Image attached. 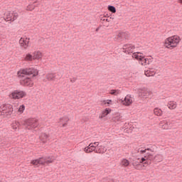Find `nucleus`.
<instances>
[{
	"instance_id": "nucleus-3",
	"label": "nucleus",
	"mask_w": 182,
	"mask_h": 182,
	"mask_svg": "<svg viewBox=\"0 0 182 182\" xmlns=\"http://www.w3.org/2000/svg\"><path fill=\"white\" fill-rule=\"evenodd\" d=\"M54 161L55 157L53 156H50L33 160L31 161V164L33 166H38L39 164H42L43 166L45 164H50V163H53Z\"/></svg>"
},
{
	"instance_id": "nucleus-12",
	"label": "nucleus",
	"mask_w": 182,
	"mask_h": 182,
	"mask_svg": "<svg viewBox=\"0 0 182 182\" xmlns=\"http://www.w3.org/2000/svg\"><path fill=\"white\" fill-rule=\"evenodd\" d=\"M39 5H41V3H39V1H36L32 4H29L28 6H27L26 11H33V9L39 6Z\"/></svg>"
},
{
	"instance_id": "nucleus-33",
	"label": "nucleus",
	"mask_w": 182,
	"mask_h": 182,
	"mask_svg": "<svg viewBox=\"0 0 182 182\" xmlns=\"http://www.w3.org/2000/svg\"><path fill=\"white\" fill-rule=\"evenodd\" d=\"M108 11L112 14H116V7L113 6H108Z\"/></svg>"
},
{
	"instance_id": "nucleus-30",
	"label": "nucleus",
	"mask_w": 182,
	"mask_h": 182,
	"mask_svg": "<svg viewBox=\"0 0 182 182\" xmlns=\"http://www.w3.org/2000/svg\"><path fill=\"white\" fill-rule=\"evenodd\" d=\"M25 95H26L23 91H17V98L18 99H22V97H23V96H25Z\"/></svg>"
},
{
	"instance_id": "nucleus-49",
	"label": "nucleus",
	"mask_w": 182,
	"mask_h": 182,
	"mask_svg": "<svg viewBox=\"0 0 182 182\" xmlns=\"http://www.w3.org/2000/svg\"><path fill=\"white\" fill-rule=\"evenodd\" d=\"M96 31H99V28H97Z\"/></svg>"
},
{
	"instance_id": "nucleus-4",
	"label": "nucleus",
	"mask_w": 182,
	"mask_h": 182,
	"mask_svg": "<svg viewBox=\"0 0 182 182\" xmlns=\"http://www.w3.org/2000/svg\"><path fill=\"white\" fill-rule=\"evenodd\" d=\"M23 126H25L28 130H32V129H36L39 126V122L36 118H29L26 119L22 123Z\"/></svg>"
},
{
	"instance_id": "nucleus-18",
	"label": "nucleus",
	"mask_w": 182,
	"mask_h": 182,
	"mask_svg": "<svg viewBox=\"0 0 182 182\" xmlns=\"http://www.w3.org/2000/svg\"><path fill=\"white\" fill-rule=\"evenodd\" d=\"M168 109H170L171 110H174V109H176L177 107V102H174V101H170L168 103Z\"/></svg>"
},
{
	"instance_id": "nucleus-40",
	"label": "nucleus",
	"mask_w": 182,
	"mask_h": 182,
	"mask_svg": "<svg viewBox=\"0 0 182 182\" xmlns=\"http://www.w3.org/2000/svg\"><path fill=\"white\" fill-rule=\"evenodd\" d=\"M146 160H147V156H144V157H142L139 161V163H144L146 161Z\"/></svg>"
},
{
	"instance_id": "nucleus-24",
	"label": "nucleus",
	"mask_w": 182,
	"mask_h": 182,
	"mask_svg": "<svg viewBox=\"0 0 182 182\" xmlns=\"http://www.w3.org/2000/svg\"><path fill=\"white\" fill-rule=\"evenodd\" d=\"M144 60V62L141 63L142 66H147V65H150L151 63L153 62V60L151 58H145Z\"/></svg>"
},
{
	"instance_id": "nucleus-5",
	"label": "nucleus",
	"mask_w": 182,
	"mask_h": 182,
	"mask_svg": "<svg viewBox=\"0 0 182 182\" xmlns=\"http://www.w3.org/2000/svg\"><path fill=\"white\" fill-rule=\"evenodd\" d=\"M14 112V107L11 104H4L0 107L1 116H11Z\"/></svg>"
},
{
	"instance_id": "nucleus-37",
	"label": "nucleus",
	"mask_w": 182,
	"mask_h": 182,
	"mask_svg": "<svg viewBox=\"0 0 182 182\" xmlns=\"http://www.w3.org/2000/svg\"><path fill=\"white\" fill-rule=\"evenodd\" d=\"M95 152L97 154H102V150L100 149V147L95 146Z\"/></svg>"
},
{
	"instance_id": "nucleus-16",
	"label": "nucleus",
	"mask_w": 182,
	"mask_h": 182,
	"mask_svg": "<svg viewBox=\"0 0 182 182\" xmlns=\"http://www.w3.org/2000/svg\"><path fill=\"white\" fill-rule=\"evenodd\" d=\"M42 58V53H41L40 51H35L33 53V60H39V59H41Z\"/></svg>"
},
{
	"instance_id": "nucleus-14",
	"label": "nucleus",
	"mask_w": 182,
	"mask_h": 182,
	"mask_svg": "<svg viewBox=\"0 0 182 182\" xmlns=\"http://www.w3.org/2000/svg\"><path fill=\"white\" fill-rule=\"evenodd\" d=\"M69 122V117H63L60 119V123L62 124V127H66L68 126V122Z\"/></svg>"
},
{
	"instance_id": "nucleus-7",
	"label": "nucleus",
	"mask_w": 182,
	"mask_h": 182,
	"mask_svg": "<svg viewBox=\"0 0 182 182\" xmlns=\"http://www.w3.org/2000/svg\"><path fill=\"white\" fill-rule=\"evenodd\" d=\"M135 47L132 44H125L122 47V52L126 55H132L134 52Z\"/></svg>"
},
{
	"instance_id": "nucleus-23",
	"label": "nucleus",
	"mask_w": 182,
	"mask_h": 182,
	"mask_svg": "<svg viewBox=\"0 0 182 182\" xmlns=\"http://www.w3.org/2000/svg\"><path fill=\"white\" fill-rule=\"evenodd\" d=\"M129 164H130V161L127 159H123L120 163V165L122 166V167H128Z\"/></svg>"
},
{
	"instance_id": "nucleus-10",
	"label": "nucleus",
	"mask_w": 182,
	"mask_h": 182,
	"mask_svg": "<svg viewBox=\"0 0 182 182\" xmlns=\"http://www.w3.org/2000/svg\"><path fill=\"white\" fill-rule=\"evenodd\" d=\"M159 126H161L164 130H168L173 127V123L170 121L161 122Z\"/></svg>"
},
{
	"instance_id": "nucleus-42",
	"label": "nucleus",
	"mask_w": 182,
	"mask_h": 182,
	"mask_svg": "<svg viewBox=\"0 0 182 182\" xmlns=\"http://www.w3.org/2000/svg\"><path fill=\"white\" fill-rule=\"evenodd\" d=\"M110 102H112V100H104L103 103L104 105H110Z\"/></svg>"
},
{
	"instance_id": "nucleus-31",
	"label": "nucleus",
	"mask_w": 182,
	"mask_h": 182,
	"mask_svg": "<svg viewBox=\"0 0 182 182\" xmlns=\"http://www.w3.org/2000/svg\"><path fill=\"white\" fill-rule=\"evenodd\" d=\"M109 93H110V95H112L114 96H117V95H119L120 93V90H112Z\"/></svg>"
},
{
	"instance_id": "nucleus-15",
	"label": "nucleus",
	"mask_w": 182,
	"mask_h": 182,
	"mask_svg": "<svg viewBox=\"0 0 182 182\" xmlns=\"http://www.w3.org/2000/svg\"><path fill=\"white\" fill-rule=\"evenodd\" d=\"M112 112V109L109 108H106L104 111L102 112V113L100 114L99 117L100 119H103V117H106L109 113Z\"/></svg>"
},
{
	"instance_id": "nucleus-27",
	"label": "nucleus",
	"mask_w": 182,
	"mask_h": 182,
	"mask_svg": "<svg viewBox=\"0 0 182 182\" xmlns=\"http://www.w3.org/2000/svg\"><path fill=\"white\" fill-rule=\"evenodd\" d=\"M143 56L141 55H139V53H132V58L133 59H136V60H140L141 59Z\"/></svg>"
},
{
	"instance_id": "nucleus-11",
	"label": "nucleus",
	"mask_w": 182,
	"mask_h": 182,
	"mask_svg": "<svg viewBox=\"0 0 182 182\" xmlns=\"http://www.w3.org/2000/svg\"><path fill=\"white\" fill-rule=\"evenodd\" d=\"M122 105L130 106L133 103V97L131 95H127L124 100H122Z\"/></svg>"
},
{
	"instance_id": "nucleus-36",
	"label": "nucleus",
	"mask_w": 182,
	"mask_h": 182,
	"mask_svg": "<svg viewBox=\"0 0 182 182\" xmlns=\"http://www.w3.org/2000/svg\"><path fill=\"white\" fill-rule=\"evenodd\" d=\"M19 113H23L25 112V105H21L18 108Z\"/></svg>"
},
{
	"instance_id": "nucleus-2",
	"label": "nucleus",
	"mask_w": 182,
	"mask_h": 182,
	"mask_svg": "<svg viewBox=\"0 0 182 182\" xmlns=\"http://www.w3.org/2000/svg\"><path fill=\"white\" fill-rule=\"evenodd\" d=\"M180 36H173L168 37L165 40V47L167 49H174V48H177V45L180 43Z\"/></svg>"
},
{
	"instance_id": "nucleus-25",
	"label": "nucleus",
	"mask_w": 182,
	"mask_h": 182,
	"mask_svg": "<svg viewBox=\"0 0 182 182\" xmlns=\"http://www.w3.org/2000/svg\"><path fill=\"white\" fill-rule=\"evenodd\" d=\"M154 113L156 116H162L163 115V111L161 109L159 108H155L154 109Z\"/></svg>"
},
{
	"instance_id": "nucleus-32",
	"label": "nucleus",
	"mask_w": 182,
	"mask_h": 182,
	"mask_svg": "<svg viewBox=\"0 0 182 182\" xmlns=\"http://www.w3.org/2000/svg\"><path fill=\"white\" fill-rule=\"evenodd\" d=\"M97 147H100V150H101V153H102V154H103L104 153H106V151H107V149H106V147L105 146H102V145H101V146H99V144H97Z\"/></svg>"
},
{
	"instance_id": "nucleus-8",
	"label": "nucleus",
	"mask_w": 182,
	"mask_h": 182,
	"mask_svg": "<svg viewBox=\"0 0 182 182\" xmlns=\"http://www.w3.org/2000/svg\"><path fill=\"white\" fill-rule=\"evenodd\" d=\"M19 43L21 48L23 49H28V46H29V38H21L19 40Z\"/></svg>"
},
{
	"instance_id": "nucleus-29",
	"label": "nucleus",
	"mask_w": 182,
	"mask_h": 182,
	"mask_svg": "<svg viewBox=\"0 0 182 182\" xmlns=\"http://www.w3.org/2000/svg\"><path fill=\"white\" fill-rule=\"evenodd\" d=\"M146 159L149 160V161H154V156H153V154L147 152L146 153Z\"/></svg>"
},
{
	"instance_id": "nucleus-46",
	"label": "nucleus",
	"mask_w": 182,
	"mask_h": 182,
	"mask_svg": "<svg viewBox=\"0 0 182 182\" xmlns=\"http://www.w3.org/2000/svg\"><path fill=\"white\" fill-rule=\"evenodd\" d=\"M94 144H95V146H97V144H99V142H95Z\"/></svg>"
},
{
	"instance_id": "nucleus-26",
	"label": "nucleus",
	"mask_w": 182,
	"mask_h": 182,
	"mask_svg": "<svg viewBox=\"0 0 182 182\" xmlns=\"http://www.w3.org/2000/svg\"><path fill=\"white\" fill-rule=\"evenodd\" d=\"M19 126H21V124L18 122H14L11 124V127L14 130L19 129Z\"/></svg>"
},
{
	"instance_id": "nucleus-17",
	"label": "nucleus",
	"mask_w": 182,
	"mask_h": 182,
	"mask_svg": "<svg viewBox=\"0 0 182 182\" xmlns=\"http://www.w3.org/2000/svg\"><path fill=\"white\" fill-rule=\"evenodd\" d=\"M126 33H119L117 35V39L119 42H123V41L127 39V37L126 36Z\"/></svg>"
},
{
	"instance_id": "nucleus-22",
	"label": "nucleus",
	"mask_w": 182,
	"mask_h": 182,
	"mask_svg": "<svg viewBox=\"0 0 182 182\" xmlns=\"http://www.w3.org/2000/svg\"><path fill=\"white\" fill-rule=\"evenodd\" d=\"M154 161L156 163H160V161H163V155L157 154L154 157Z\"/></svg>"
},
{
	"instance_id": "nucleus-6",
	"label": "nucleus",
	"mask_w": 182,
	"mask_h": 182,
	"mask_svg": "<svg viewBox=\"0 0 182 182\" xmlns=\"http://www.w3.org/2000/svg\"><path fill=\"white\" fill-rule=\"evenodd\" d=\"M6 16V18H4L6 22H10V23H12V22H14V21L18 19L19 14L16 11H8Z\"/></svg>"
},
{
	"instance_id": "nucleus-39",
	"label": "nucleus",
	"mask_w": 182,
	"mask_h": 182,
	"mask_svg": "<svg viewBox=\"0 0 182 182\" xmlns=\"http://www.w3.org/2000/svg\"><path fill=\"white\" fill-rule=\"evenodd\" d=\"M11 97L13 99H18V92H17V91H15L14 92H13L11 94Z\"/></svg>"
},
{
	"instance_id": "nucleus-20",
	"label": "nucleus",
	"mask_w": 182,
	"mask_h": 182,
	"mask_svg": "<svg viewBox=\"0 0 182 182\" xmlns=\"http://www.w3.org/2000/svg\"><path fill=\"white\" fill-rule=\"evenodd\" d=\"M56 78V75L55 73H48L46 75V79L49 81H55Z\"/></svg>"
},
{
	"instance_id": "nucleus-19",
	"label": "nucleus",
	"mask_w": 182,
	"mask_h": 182,
	"mask_svg": "<svg viewBox=\"0 0 182 182\" xmlns=\"http://www.w3.org/2000/svg\"><path fill=\"white\" fill-rule=\"evenodd\" d=\"M48 139H49V135L45 133L41 134V135L40 136V140H41L43 143H46Z\"/></svg>"
},
{
	"instance_id": "nucleus-44",
	"label": "nucleus",
	"mask_w": 182,
	"mask_h": 182,
	"mask_svg": "<svg viewBox=\"0 0 182 182\" xmlns=\"http://www.w3.org/2000/svg\"><path fill=\"white\" fill-rule=\"evenodd\" d=\"M76 80H77V78H76V77L70 78L71 83H75V82H76Z\"/></svg>"
},
{
	"instance_id": "nucleus-45",
	"label": "nucleus",
	"mask_w": 182,
	"mask_h": 182,
	"mask_svg": "<svg viewBox=\"0 0 182 182\" xmlns=\"http://www.w3.org/2000/svg\"><path fill=\"white\" fill-rule=\"evenodd\" d=\"M178 4H182V0H178Z\"/></svg>"
},
{
	"instance_id": "nucleus-21",
	"label": "nucleus",
	"mask_w": 182,
	"mask_h": 182,
	"mask_svg": "<svg viewBox=\"0 0 182 182\" xmlns=\"http://www.w3.org/2000/svg\"><path fill=\"white\" fill-rule=\"evenodd\" d=\"M154 75H156V71H154L153 69H149L145 71V75H146L147 77H150V76H154Z\"/></svg>"
},
{
	"instance_id": "nucleus-47",
	"label": "nucleus",
	"mask_w": 182,
	"mask_h": 182,
	"mask_svg": "<svg viewBox=\"0 0 182 182\" xmlns=\"http://www.w3.org/2000/svg\"><path fill=\"white\" fill-rule=\"evenodd\" d=\"M101 21H106V19H105V18H101Z\"/></svg>"
},
{
	"instance_id": "nucleus-13",
	"label": "nucleus",
	"mask_w": 182,
	"mask_h": 182,
	"mask_svg": "<svg viewBox=\"0 0 182 182\" xmlns=\"http://www.w3.org/2000/svg\"><path fill=\"white\" fill-rule=\"evenodd\" d=\"M85 153H92V151H96V146L93 145V143L89 144L87 147L85 148Z\"/></svg>"
},
{
	"instance_id": "nucleus-9",
	"label": "nucleus",
	"mask_w": 182,
	"mask_h": 182,
	"mask_svg": "<svg viewBox=\"0 0 182 182\" xmlns=\"http://www.w3.org/2000/svg\"><path fill=\"white\" fill-rule=\"evenodd\" d=\"M151 95H153V92H151V91L147 89L142 90L139 92V96L142 97V99H147L149 97H151Z\"/></svg>"
},
{
	"instance_id": "nucleus-48",
	"label": "nucleus",
	"mask_w": 182,
	"mask_h": 182,
	"mask_svg": "<svg viewBox=\"0 0 182 182\" xmlns=\"http://www.w3.org/2000/svg\"><path fill=\"white\" fill-rule=\"evenodd\" d=\"M2 19H4V18H0V21H2Z\"/></svg>"
},
{
	"instance_id": "nucleus-35",
	"label": "nucleus",
	"mask_w": 182,
	"mask_h": 182,
	"mask_svg": "<svg viewBox=\"0 0 182 182\" xmlns=\"http://www.w3.org/2000/svg\"><path fill=\"white\" fill-rule=\"evenodd\" d=\"M156 149H157V146H156V145H153L150 148H146V151H151L152 153H154Z\"/></svg>"
},
{
	"instance_id": "nucleus-1",
	"label": "nucleus",
	"mask_w": 182,
	"mask_h": 182,
	"mask_svg": "<svg viewBox=\"0 0 182 182\" xmlns=\"http://www.w3.org/2000/svg\"><path fill=\"white\" fill-rule=\"evenodd\" d=\"M38 70L35 68H26L18 71L17 76L21 80V85H23L24 86H32L33 82L28 76L35 77V76H38Z\"/></svg>"
},
{
	"instance_id": "nucleus-28",
	"label": "nucleus",
	"mask_w": 182,
	"mask_h": 182,
	"mask_svg": "<svg viewBox=\"0 0 182 182\" xmlns=\"http://www.w3.org/2000/svg\"><path fill=\"white\" fill-rule=\"evenodd\" d=\"M24 60L26 61H29V62H32V60H33V55L31 54H26V57L24 58Z\"/></svg>"
},
{
	"instance_id": "nucleus-43",
	"label": "nucleus",
	"mask_w": 182,
	"mask_h": 182,
	"mask_svg": "<svg viewBox=\"0 0 182 182\" xmlns=\"http://www.w3.org/2000/svg\"><path fill=\"white\" fill-rule=\"evenodd\" d=\"M145 59H146V58L142 56V58H141V60H139V64L141 65V63H144Z\"/></svg>"
},
{
	"instance_id": "nucleus-38",
	"label": "nucleus",
	"mask_w": 182,
	"mask_h": 182,
	"mask_svg": "<svg viewBox=\"0 0 182 182\" xmlns=\"http://www.w3.org/2000/svg\"><path fill=\"white\" fill-rule=\"evenodd\" d=\"M144 167H146V166H150L151 164V161H149V159H146L144 163Z\"/></svg>"
},
{
	"instance_id": "nucleus-34",
	"label": "nucleus",
	"mask_w": 182,
	"mask_h": 182,
	"mask_svg": "<svg viewBox=\"0 0 182 182\" xmlns=\"http://www.w3.org/2000/svg\"><path fill=\"white\" fill-rule=\"evenodd\" d=\"M132 166L136 170H141V164H136V163H133Z\"/></svg>"
},
{
	"instance_id": "nucleus-41",
	"label": "nucleus",
	"mask_w": 182,
	"mask_h": 182,
	"mask_svg": "<svg viewBox=\"0 0 182 182\" xmlns=\"http://www.w3.org/2000/svg\"><path fill=\"white\" fill-rule=\"evenodd\" d=\"M138 151H139V153H140L141 154H144V153H146L147 149H143V150H140V149H139Z\"/></svg>"
}]
</instances>
